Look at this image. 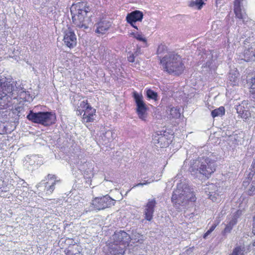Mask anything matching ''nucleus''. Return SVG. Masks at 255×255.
Returning <instances> with one entry per match:
<instances>
[{
	"label": "nucleus",
	"mask_w": 255,
	"mask_h": 255,
	"mask_svg": "<svg viewBox=\"0 0 255 255\" xmlns=\"http://www.w3.org/2000/svg\"><path fill=\"white\" fill-rule=\"evenodd\" d=\"M175 178L176 179L174 181H177L178 179L179 180L177 183V188L173 192L171 201L176 208H184L190 203L194 202L196 198L193 192L191 191L183 178L181 173H178Z\"/></svg>",
	"instance_id": "nucleus-1"
},
{
	"label": "nucleus",
	"mask_w": 255,
	"mask_h": 255,
	"mask_svg": "<svg viewBox=\"0 0 255 255\" xmlns=\"http://www.w3.org/2000/svg\"><path fill=\"white\" fill-rule=\"evenodd\" d=\"M17 95H19L21 98L26 99L27 97V95L29 96V94H27V93L23 90L22 89L18 91L17 93Z\"/></svg>",
	"instance_id": "nucleus-31"
},
{
	"label": "nucleus",
	"mask_w": 255,
	"mask_h": 255,
	"mask_svg": "<svg viewBox=\"0 0 255 255\" xmlns=\"http://www.w3.org/2000/svg\"><path fill=\"white\" fill-rule=\"evenodd\" d=\"M252 245L254 247H255V240L253 242Z\"/></svg>",
	"instance_id": "nucleus-45"
},
{
	"label": "nucleus",
	"mask_w": 255,
	"mask_h": 255,
	"mask_svg": "<svg viewBox=\"0 0 255 255\" xmlns=\"http://www.w3.org/2000/svg\"><path fill=\"white\" fill-rule=\"evenodd\" d=\"M59 182V180H54L51 185H49L48 182H46L45 185V190L47 194H51L55 189V184Z\"/></svg>",
	"instance_id": "nucleus-25"
},
{
	"label": "nucleus",
	"mask_w": 255,
	"mask_h": 255,
	"mask_svg": "<svg viewBox=\"0 0 255 255\" xmlns=\"http://www.w3.org/2000/svg\"><path fill=\"white\" fill-rule=\"evenodd\" d=\"M188 63L185 58L174 52H168L160 59L161 64H184Z\"/></svg>",
	"instance_id": "nucleus-9"
},
{
	"label": "nucleus",
	"mask_w": 255,
	"mask_h": 255,
	"mask_svg": "<svg viewBox=\"0 0 255 255\" xmlns=\"http://www.w3.org/2000/svg\"><path fill=\"white\" fill-rule=\"evenodd\" d=\"M233 227L229 225L228 223L226 226V228L222 232V234L225 235L226 234L229 233L232 230Z\"/></svg>",
	"instance_id": "nucleus-32"
},
{
	"label": "nucleus",
	"mask_w": 255,
	"mask_h": 255,
	"mask_svg": "<svg viewBox=\"0 0 255 255\" xmlns=\"http://www.w3.org/2000/svg\"><path fill=\"white\" fill-rule=\"evenodd\" d=\"M47 178L48 179V180H56V177L54 175H52V174H48L47 175Z\"/></svg>",
	"instance_id": "nucleus-37"
},
{
	"label": "nucleus",
	"mask_w": 255,
	"mask_h": 255,
	"mask_svg": "<svg viewBox=\"0 0 255 255\" xmlns=\"http://www.w3.org/2000/svg\"><path fill=\"white\" fill-rule=\"evenodd\" d=\"M134 57L133 55H130L128 57V60L129 62H131V63L133 62L134 61Z\"/></svg>",
	"instance_id": "nucleus-39"
},
{
	"label": "nucleus",
	"mask_w": 255,
	"mask_h": 255,
	"mask_svg": "<svg viewBox=\"0 0 255 255\" xmlns=\"http://www.w3.org/2000/svg\"><path fill=\"white\" fill-rule=\"evenodd\" d=\"M112 240L115 245L114 249L117 250V252H114L115 255H123L124 253V248L130 240V237L125 231H120L115 232L112 236Z\"/></svg>",
	"instance_id": "nucleus-6"
},
{
	"label": "nucleus",
	"mask_w": 255,
	"mask_h": 255,
	"mask_svg": "<svg viewBox=\"0 0 255 255\" xmlns=\"http://www.w3.org/2000/svg\"><path fill=\"white\" fill-rule=\"evenodd\" d=\"M41 184V183H39V184L38 185V187L40 186V184Z\"/></svg>",
	"instance_id": "nucleus-46"
},
{
	"label": "nucleus",
	"mask_w": 255,
	"mask_h": 255,
	"mask_svg": "<svg viewBox=\"0 0 255 255\" xmlns=\"http://www.w3.org/2000/svg\"><path fill=\"white\" fill-rule=\"evenodd\" d=\"M253 184H255V177L254 178V179L252 181V182Z\"/></svg>",
	"instance_id": "nucleus-44"
},
{
	"label": "nucleus",
	"mask_w": 255,
	"mask_h": 255,
	"mask_svg": "<svg viewBox=\"0 0 255 255\" xmlns=\"http://www.w3.org/2000/svg\"><path fill=\"white\" fill-rule=\"evenodd\" d=\"M230 70L229 75H234L236 73H239V72L237 70V68L235 67L234 65L231 66L230 67Z\"/></svg>",
	"instance_id": "nucleus-34"
},
{
	"label": "nucleus",
	"mask_w": 255,
	"mask_h": 255,
	"mask_svg": "<svg viewBox=\"0 0 255 255\" xmlns=\"http://www.w3.org/2000/svg\"><path fill=\"white\" fill-rule=\"evenodd\" d=\"M163 69L169 74L174 75H179L181 74L184 69V67L183 65H162Z\"/></svg>",
	"instance_id": "nucleus-13"
},
{
	"label": "nucleus",
	"mask_w": 255,
	"mask_h": 255,
	"mask_svg": "<svg viewBox=\"0 0 255 255\" xmlns=\"http://www.w3.org/2000/svg\"><path fill=\"white\" fill-rule=\"evenodd\" d=\"M253 233L255 235V217H254V224H253Z\"/></svg>",
	"instance_id": "nucleus-42"
},
{
	"label": "nucleus",
	"mask_w": 255,
	"mask_h": 255,
	"mask_svg": "<svg viewBox=\"0 0 255 255\" xmlns=\"http://www.w3.org/2000/svg\"><path fill=\"white\" fill-rule=\"evenodd\" d=\"M217 159L215 155L210 153L207 156L191 160L190 161L189 171L196 177L203 175L209 177L216 170Z\"/></svg>",
	"instance_id": "nucleus-2"
},
{
	"label": "nucleus",
	"mask_w": 255,
	"mask_h": 255,
	"mask_svg": "<svg viewBox=\"0 0 255 255\" xmlns=\"http://www.w3.org/2000/svg\"><path fill=\"white\" fill-rule=\"evenodd\" d=\"M133 97L136 106V112L138 117L142 121H145L147 115V107L143 101V96L141 94L134 91L133 93Z\"/></svg>",
	"instance_id": "nucleus-8"
},
{
	"label": "nucleus",
	"mask_w": 255,
	"mask_h": 255,
	"mask_svg": "<svg viewBox=\"0 0 255 255\" xmlns=\"http://www.w3.org/2000/svg\"><path fill=\"white\" fill-rule=\"evenodd\" d=\"M131 34L133 35L134 37L135 38H136L137 40L140 41L144 42L145 43L146 42V40L145 38L143 37L141 34H140L138 33H134L132 32L131 33Z\"/></svg>",
	"instance_id": "nucleus-30"
},
{
	"label": "nucleus",
	"mask_w": 255,
	"mask_h": 255,
	"mask_svg": "<svg viewBox=\"0 0 255 255\" xmlns=\"http://www.w3.org/2000/svg\"><path fill=\"white\" fill-rule=\"evenodd\" d=\"M27 119L34 123L48 126L54 123L56 116L52 112L34 113L32 111H30L27 116Z\"/></svg>",
	"instance_id": "nucleus-5"
},
{
	"label": "nucleus",
	"mask_w": 255,
	"mask_h": 255,
	"mask_svg": "<svg viewBox=\"0 0 255 255\" xmlns=\"http://www.w3.org/2000/svg\"><path fill=\"white\" fill-rule=\"evenodd\" d=\"M91 107V106L88 104L87 101H83L80 103L78 108L82 109V111H85V109H88Z\"/></svg>",
	"instance_id": "nucleus-28"
},
{
	"label": "nucleus",
	"mask_w": 255,
	"mask_h": 255,
	"mask_svg": "<svg viewBox=\"0 0 255 255\" xmlns=\"http://www.w3.org/2000/svg\"><path fill=\"white\" fill-rule=\"evenodd\" d=\"M167 50V47L165 45L160 44L158 45L156 51V54L158 55V57L160 59L162 58L164 54L168 53Z\"/></svg>",
	"instance_id": "nucleus-23"
},
{
	"label": "nucleus",
	"mask_w": 255,
	"mask_h": 255,
	"mask_svg": "<svg viewBox=\"0 0 255 255\" xmlns=\"http://www.w3.org/2000/svg\"><path fill=\"white\" fill-rule=\"evenodd\" d=\"M146 96L148 98L154 100V101L157 100V94L156 92L153 91L151 89H148L146 91Z\"/></svg>",
	"instance_id": "nucleus-26"
},
{
	"label": "nucleus",
	"mask_w": 255,
	"mask_h": 255,
	"mask_svg": "<svg viewBox=\"0 0 255 255\" xmlns=\"http://www.w3.org/2000/svg\"><path fill=\"white\" fill-rule=\"evenodd\" d=\"M153 142L157 146H160V147L168 144L166 137L164 135H163L161 134V132H160V134L156 133L153 135Z\"/></svg>",
	"instance_id": "nucleus-16"
},
{
	"label": "nucleus",
	"mask_w": 255,
	"mask_h": 255,
	"mask_svg": "<svg viewBox=\"0 0 255 255\" xmlns=\"http://www.w3.org/2000/svg\"><path fill=\"white\" fill-rule=\"evenodd\" d=\"M143 16V14L141 11L136 10L128 13L126 17V20L133 27L138 29L137 27L134 24L136 21H141Z\"/></svg>",
	"instance_id": "nucleus-12"
},
{
	"label": "nucleus",
	"mask_w": 255,
	"mask_h": 255,
	"mask_svg": "<svg viewBox=\"0 0 255 255\" xmlns=\"http://www.w3.org/2000/svg\"><path fill=\"white\" fill-rule=\"evenodd\" d=\"M83 112L84 113V111H82V109L78 108L76 110V115L78 116H82Z\"/></svg>",
	"instance_id": "nucleus-38"
},
{
	"label": "nucleus",
	"mask_w": 255,
	"mask_h": 255,
	"mask_svg": "<svg viewBox=\"0 0 255 255\" xmlns=\"http://www.w3.org/2000/svg\"><path fill=\"white\" fill-rule=\"evenodd\" d=\"M153 181V180H152L151 181H148V180L147 181H145L144 182H142V183H138L137 185H136V186H143L144 185H146L147 184H149L152 182Z\"/></svg>",
	"instance_id": "nucleus-36"
},
{
	"label": "nucleus",
	"mask_w": 255,
	"mask_h": 255,
	"mask_svg": "<svg viewBox=\"0 0 255 255\" xmlns=\"http://www.w3.org/2000/svg\"><path fill=\"white\" fill-rule=\"evenodd\" d=\"M239 73H236L234 75H229L228 84L231 86H236L239 83Z\"/></svg>",
	"instance_id": "nucleus-21"
},
{
	"label": "nucleus",
	"mask_w": 255,
	"mask_h": 255,
	"mask_svg": "<svg viewBox=\"0 0 255 255\" xmlns=\"http://www.w3.org/2000/svg\"><path fill=\"white\" fill-rule=\"evenodd\" d=\"M156 204V201L154 198L149 199L146 204L144 206L143 213L144 219L147 221H150L152 220Z\"/></svg>",
	"instance_id": "nucleus-11"
},
{
	"label": "nucleus",
	"mask_w": 255,
	"mask_h": 255,
	"mask_svg": "<svg viewBox=\"0 0 255 255\" xmlns=\"http://www.w3.org/2000/svg\"><path fill=\"white\" fill-rule=\"evenodd\" d=\"M234 12L236 17L242 20L243 22L247 21L248 16L244 10L241 8L240 4H234Z\"/></svg>",
	"instance_id": "nucleus-19"
},
{
	"label": "nucleus",
	"mask_w": 255,
	"mask_h": 255,
	"mask_svg": "<svg viewBox=\"0 0 255 255\" xmlns=\"http://www.w3.org/2000/svg\"><path fill=\"white\" fill-rule=\"evenodd\" d=\"M207 0H195L190 2L189 6L191 7H195L198 9H200L205 4V1Z\"/></svg>",
	"instance_id": "nucleus-22"
},
{
	"label": "nucleus",
	"mask_w": 255,
	"mask_h": 255,
	"mask_svg": "<svg viewBox=\"0 0 255 255\" xmlns=\"http://www.w3.org/2000/svg\"><path fill=\"white\" fill-rule=\"evenodd\" d=\"M115 138V133L114 131L108 130L101 135L100 141L103 144L107 145L111 142Z\"/></svg>",
	"instance_id": "nucleus-18"
},
{
	"label": "nucleus",
	"mask_w": 255,
	"mask_h": 255,
	"mask_svg": "<svg viewBox=\"0 0 255 255\" xmlns=\"http://www.w3.org/2000/svg\"><path fill=\"white\" fill-rule=\"evenodd\" d=\"M243 0H235L234 4H240V3Z\"/></svg>",
	"instance_id": "nucleus-43"
},
{
	"label": "nucleus",
	"mask_w": 255,
	"mask_h": 255,
	"mask_svg": "<svg viewBox=\"0 0 255 255\" xmlns=\"http://www.w3.org/2000/svg\"><path fill=\"white\" fill-rule=\"evenodd\" d=\"M166 111L170 118H178L180 116L179 109L174 107L168 108Z\"/></svg>",
	"instance_id": "nucleus-20"
},
{
	"label": "nucleus",
	"mask_w": 255,
	"mask_h": 255,
	"mask_svg": "<svg viewBox=\"0 0 255 255\" xmlns=\"http://www.w3.org/2000/svg\"><path fill=\"white\" fill-rule=\"evenodd\" d=\"M217 225L216 224H214L211 227V228L209 229L211 231V232H212L216 228V227H217Z\"/></svg>",
	"instance_id": "nucleus-41"
},
{
	"label": "nucleus",
	"mask_w": 255,
	"mask_h": 255,
	"mask_svg": "<svg viewBox=\"0 0 255 255\" xmlns=\"http://www.w3.org/2000/svg\"><path fill=\"white\" fill-rule=\"evenodd\" d=\"M237 223V218L235 217L234 218L228 223L229 225L233 227Z\"/></svg>",
	"instance_id": "nucleus-35"
},
{
	"label": "nucleus",
	"mask_w": 255,
	"mask_h": 255,
	"mask_svg": "<svg viewBox=\"0 0 255 255\" xmlns=\"http://www.w3.org/2000/svg\"><path fill=\"white\" fill-rule=\"evenodd\" d=\"M114 200L108 195H106L100 198L97 197L92 200L91 208L89 209L88 211L103 210L114 205Z\"/></svg>",
	"instance_id": "nucleus-7"
},
{
	"label": "nucleus",
	"mask_w": 255,
	"mask_h": 255,
	"mask_svg": "<svg viewBox=\"0 0 255 255\" xmlns=\"http://www.w3.org/2000/svg\"><path fill=\"white\" fill-rule=\"evenodd\" d=\"M16 90L13 89V82L5 77L0 78V104L3 106H8L10 103L12 98H16L15 92Z\"/></svg>",
	"instance_id": "nucleus-4"
},
{
	"label": "nucleus",
	"mask_w": 255,
	"mask_h": 255,
	"mask_svg": "<svg viewBox=\"0 0 255 255\" xmlns=\"http://www.w3.org/2000/svg\"><path fill=\"white\" fill-rule=\"evenodd\" d=\"M90 10L85 2L73 4L70 8L73 23L80 28L87 29L91 22L90 15H88Z\"/></svg>",
	"instance_id": "nucleus-3"
},
{
	"label": "nucleus",
	"mask_w": 255,
	"mask_h": 255,
	"mask_svg": "<svg viewBox=\"0 0 255 255\" xmlns=\"http://www.w3.org/2000/svg\"><path fill=\"white\" fill-rule=\"evenodd\" d=\"M249 170H250V172L248 174V179L249 180L248 181H244L243 182V185L244 186H247L249 184V182L250 180H252L253 179L254 176L255 175V170L254 169H251V168L249 169Z\"/></svg>",
	"instance_id": "nucleus-27"
},
{
	"label": "nucleus",
	"mask_w": 255,
	"mask_h": 255,
	"mask_svg": "<svg viewBox=\"0 0 255 255\" xmlns=\"http://www.w3.org/2000/svg\"><path fill=\"white\" fill-rule=\"evenodd\" d=\"M112 23L110 21L106 19H102L95 24V27L96 28L95 31L97 33L103 34L109 29Z\"/></svg>",
	"instance_id": "nucleus-14"
},
{
	"label": "nucleus",
	"mask_w": 255,
	"mask_h": 255,
	"mask_svg": "<svg viewBox=\"0 0 255 255\" xmlns=\"http://www.w3.org/2000/svg\"><path fill=\"white\" fill-rule=\"evenodd\" d=\"M96 110L92 107L85 109L82 115V120L84 122L89 123L94 121L96 117Z\"/></svg>",
	"instance_id": "nucleus-15"
},
{
	"label": "nucleus",
	"mask_w": 255,
	"mask_h": 255,
	"mask_svg": "<svg viewBox=\"0 0 255 255\" xmlns=\"http://www.w3.org/2000/svg\"><path fill=\"white\" fill-rule=\"evenodd\" d=\"M212 233L211 231L209 229L205 233V234L204 235L203 238L204 239H206L207 237L209 235Z\"/></svg>",
	"instance_id": "nucleus-40"
},
{
	"label": "nucleus",
	"mask_w": 255,
	"mask_h": 255,
	"mask_svg": "<svg viewBox=\"0 0 255 255\" xmlns=\"http://www.w3.org/2000/svg\"><path fill=\"white\" fill-rule=\"evenodd\" d=\"M225 109L223 107H220L219 108L216 109L211 112V115L213 118L217 117H221L225 114Z\"/></svg>",
	"instance_id": "nucleus-24"
},
{
	"label": "nucleus",
	"mask_w": 255,
	"mask_h": 255,
	"mask_svg": "<svg viewBox=\"0 0 255 255\" xmlns=\"http://www.w3.org/2000/svg\"><path fill=\"white\" fill-rule=\"evenodd\" d=\"M248 195L253 196L255 195V185L252 183L249 189L246 191Z\"/></svg>",
	"instance_id": "nucleus-29"
},
{
	"label": "nucleus",
	"mask_w": 255,
	"mask_h": 255,
	"mask_svg": "<svg viewBox=\"0 0 255 255\" xmlns=\"http://www.w3.org/2000/svg\"><path fill=\"white\" fill-rule=\"evenodd\" d=\"M64 33V44L70 49L75 47L77 44V38L74 31L68 28L65 30Z\"/></svg>",
	"instance_id": "nucleus-10"
},
{
	"label": "nucleus",
	"mask_w": 255,
	"mask_h": 255,
	"mask_svg": "<svg viewBox=\"0 0 255 255\" xmlns=\"http://www.w3.org/2000/svg\"><path fill=\"white\" fill-rule=\"evenodd\" d=\"M231 255H242L241 248L240 247L236 248Z\"/></svg>",
	"instance_id": "nucleus-33"
},
{
	"label": "nucleus",
	"mask_w": 255,
	"mask_h": 255,
	"mask_svg": "<svg viewBox=\"0 0 255 255\" xmlns=\"http://www.w3.org/2000/svg\"><path fill=\"white\" fill-rule=\"evenodd\" d=\"M246 102H243L241 105L237 106L236 110L239 115L245 120L249 119L251 117V113L249 112L247 107L245 108L244 105H246Z\"/></svg>",
	"instance_id": "nucleus-17"
}]
</instances>
